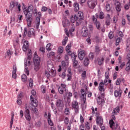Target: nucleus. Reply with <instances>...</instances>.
<instances>
[{
	"mask_svg": "<svg viewBox=\"0 0 130 130\" xmlns=\"http://www.w3.org/2000/svg\"><path fill=\"white\" fill-rule=\"evenodd\" d=\"M29 87H33V79H32L31 78L29 79Z\"/></svg>",
	"mask_w": 130,
	"mask_h": 130,
	"instance_id": "13d9d810",
	"label": "nucleus"
},
{
	"mask_svg": "<svg viewBox=\"0 0 130 130\" xmlns=\"http://www.w3.org/2000/svg\"><path fill=\"white\" fill-rule=\"evenodd\" d=\"M122 109V105H119L116 107V108H115L112 111L113 114L114 115H117L118 113H119L120 112V109Z\"/></svg>",
	"mask_w": 130,
	"mask_h": 130,
	"instance_id": "4468645a",
	"label": "nucleus"
},
{
	"mask_svg": "<svg viewBox=\"0 0 130 130\" xmlns=\"http://www.w3.org/2000/svg\"><path fill=\"white\" fill-rule=\"evenodd\" d=\"M45 75L47 78H50V71H45Z\"/></svg>",
	"mask_w": 130,
	"mask_h": 130,
	"instance_id": "bf43d9fd",
	"label": "nucleus"
},
{
	"mask_svg": "<svg viewBox=\"0 0 130 130\" xmlns=\"http://www.w3.org/2000/svg\"><path fill=\"white\" fill-rule=\"evenodd\" d=\"M120 83H121V80H120V78H118L116 81V85L118 86L120 85Z\"/></svg>",
	"mask_w": 130,
	"mask_h": 130,
	"instance_id": "4d7b16f0",
	"label": "nucleus"
},
{
	"mask_svg": "<svg viewBox=\"0 0 130 130\" xmlns=\"http://www.w3.org/2000/svg\"><path fill=\"white\" fill-rule=\"evenodd\" d=\"M99 18L100 19H103V18H104V14L103 13V12H100Z\"/></svg>",
	"mask_w": 130,
	"mask_h": 130,
	"instance_id": "774afa93",
	"label": "nucleus"
},
{
	"mask_svg": "<svg viewBox=\"0 0 130 130\" xmlns=\"http://www.w3.org/2000/svg\"><path fill=\"white\" fill-rule=\"evenodd\" d=\"M85 127L86 129L90 130L91 128V122H90V123L88 122H85Z\"/></svg>",
	"mask_w": 130,
	"mask_h": 130,
	"instance_id": "37998d69",
	"label": "nucleus"
},
{
	"mask_svg": "<svg viewBox=\"0 0 130 130\" xmlns=\"http://www.w3.org/2000/svg\"><path fill=\"white\" fill-rule=\"evenodd\" d=\"M88 58H89V59L90 60L93 59L94 58V54H93V53H89L88 55Z\"/></svg>",
	"mask_w": 130,
	"mask_h": 130,
	"instance_id": "5fc2aeb1",
	"label": "nucleus"
},
{
	"mask_svg": "<svg viewBox=\"0 0 130 130\" xmlns=\"http://www.w3.org/2000/svg\"><path fill=\"white\" fill-rule=\"evenodd\" d=\"M120 40H121V38H118L116 40V45H118L119 44V42H120Z\"/></svg>",
	"mask_w": 130,
	"mask_h": 130,
	"instance_id": "0e129e2a",
	"label": "nucleus"
},
{
	"mask_svg": "<svg viewBox=\"0 0 130 130\" xmlns=\"http://www.w3.org/2000/svg\"><path fill=\"white\" fill-rule=\"evenodd\" d=\"M64 49L62 46H59L57 51V53L58 54H62L63 53Z\"/></svg>",
	"mask_w": 130,
	"mask_h": 130,
	"instance_id": "473e14b6",
	"label": "nucleus"
},
{
	"mask_svg": "<svg viewBox=\"0 0 130 130\" xmlns=\"http://www.w3.org/2000/svg\"><path fill=\"white\" fill-rule=\"evenodd\" d=\"M74 7L75 12H78L80 10V7L78 3L75 2L74 4Z\"/></svg>",
	"mask_w": 130,
	"mask_h": 130,
	"instance_id": "e433bc0d",
	"label": "nucleus"
},
{
	"mask_svg": "<svg viewBox=\"0 0 130 130\" xmlns=\"http://www.w3.org/2000/svg\"><path fill=\"white\" fill-rule=\"evenodd\" d=\"M55 55V53L53 51H51L50 52H49L47 54V57L48 58H51L52 57H53Z\"/></svg>",
	"mask_w": 130,
	"mask_h": 130,
	"instance_id": "4c0bfd02",
	"label": "nucleus"
},
{
	"mask_svg": "<svg viewBox=\"0 0 130 130\" xmlns=\"http://www.w3.org/2000/svg\"><path fill=\"white\" fill-rule=\"evenodd\" d=\"M23 11L26 16L32 15V13L33 12V6H29L28 7H26L23 9Z\"/></svg>",
	"mask_w": 130,
	"mask_h": 130,
	"instance_id": "39448f33",
	"label": "nucleus"
},
{
	"mask_svg": "<svg viewBox=\"0 0 130 130\" xmlns=\"http://www.w3.org/2000/svg\"><path fill=\"white\" fill-rule=\"evenodd\" d=\"M108 82L109 83H111V80H110L109 78H106L104 80V84L105 86H107V85H108Z\"/></svg>",
	"mask_w": 130,
	"mask_h": 130,
	"instance_id": "79ce46f5",
	"label": "nucleus"
},
{
	"mask_svg": "<svg viewBox=\"0 0 130 130\" xmlns=\"http://www.w3.org/2000/svg\"><path fill=\"white\" fill-rule=\"evenodd\" d=\"M56 75V72L53 69H51L50 71V77L53 78L55 77Z\"/></svg>",
	"mask_w": 130,
	"mask_h": 130,
	"instance_id": "72a5a7b5",
	"label": "nucleus"
},
{
	"mask_svg": "<svg viewBox=\"0 0 130 130\" xmlns=\"http://www.w3.org/2000/svg\"><path fill=\"white\" fill-rule=\"evenodd\" d=\"M92 21L94 25H95L97 29H100V26H101L100 22L97 21V18L94 15L92 16Z\"/></svg>",
	"mask_w": 130,
	"mask_h": 130,
	"instance_id": "f3484780",
	"label": "nucleus"
},
{
	"mask_svg": "<svg viewBox=\"0 0 130 130\" xmlns=\"http://www.w3.org/2000/svg\"><path fill=\"white\" fill-rule=\"evenodd\" d=\"M61 64L63 68L67 69V68L69 67V61L68 60L62 61L61 62Z\"/></svg>",
	"mask_w": 130,
	"mask_h": 130,
	"instance_id": "c9c22d12",
	"label": "nucleus"
},
{
	"mask_svg": "<svg viewBox=\"0 0 130 130\" xmlns=\"http://www.w3.org/2000/svg\"><path fill=\"white\" fill-rule=\"evenodd\" d=\"M126 66V67L125 68V70L126 71V72H129V71H130V62H127Z\"/></svg>",
	"mask_w": 130,
	"mask_h": 130,
	"instance_id": "09e8293b",
	"label": "nucleus"
},
{
	"mask_svg": "<svg viewBox=\"0 0 130 130\" xmlns=\"http://www.w3.org/2000/svg\"><path fill=\"white\" fill-rule=\"evenodd\" d=\"M72 107L74 110L75 113H79V103L77 101H74L72 103Z\"/></svg>",
	"mask_w": 130,
	"mask_h": 130,
	"instance_id": "6e6552de",
	"label": "nucleus"
},
{
	"mask_svg": "<svg viewBox=\"0 0 130 130\" xmlns=\"http://www.w3.org/2000/svg\"><path fill=\"white\" fill-rule=\"evenodd\" d=\"M67 42H68V37H66L64 38V39L62 41V45H66L67 44Z\"/></svg>",
	"mask_w": 130,
	"mask_h": 130,
	"instance_id": "6e6d98bb",
	"label": "nucleus"
},
{
	"mask_svg": "<svg viewBox=\"0 0 130 130\" xmlns=\"http://www.w3.org/2000/svg\"><path fill=\"white\" fill-rule=\"evenodd\" d=\"M96 122L99 125H103V118L101 116H98L96 119Z\"/></svg>",
	"mask_w": 130,
	"mask_h": 130,
	"instance_id": "393cba45",
	"label": "nucleus"
},
{
	"mask_svg": "<svg viewBox=\"0 0 130 130\" xmlns=\"http://www.w3.org/2000/svg\"><path fill=\"white\" fill-rule=\"evenodd\" d=\"M71 47H72V45H71V44H68L66 48L67 53L69 55H71V54H72V51H71Z\"/></svg>",
	"mask_w": 130,
	"mask_h": 130,
	"instance_id": "c85d7f7f",
	"label": "nucleus"
},
{
	"mask_svg": "<svg viewBox=\"0 0 130 130\" xmlns=\"http://www.w3.org/2000/svg\"><path fill=\"white\" fill-rule=\"evenodd\" d=\"M106 10L108 11L109 12L110 11V4H107L106 6Z\"/></svg>",
	"mask_w": 130,
	"mask_h": 130,
	"instance_id": "338daca9",
	"label": "nucleus"
},
{
	"mask_svg": "<svg viewBox=\"0 0 130 130\" xmlns=\"http://www.w3.org/2000/svg\"><path fill=\"white\" fill-rule=\"evenodd\" d=\"M32 35H33L34 36H35V30L33 28L29 29L27 32L28 37H31Z\"/></svg>",
	"mask_w": 130,
	"mask_h": 130,
	"instance_id": "bb28decb",
	"label": "nucleus"
},
{
	"mask_svg": "<svg viewBox=\"0 0 130 130\" xmlns=\"http://www.w3.org/2000/svg\"><path fill=\"white\" fill-rule=\"evenodd\" d=\"M26 17V21L27 23V26L31 27V25H32V21H33V18H32V15H29Z\"/></svg>",
	"mask_w": 130,
	"mask_h": 130,
	"instance_id": "6ab92c4d",
	"label": "nucleus"
},
{
	"mask_svg": "<svg viewBox=\"0 0 130 130\" xmlns=\"http://www.w3.org/2000/svg\"><path fill=\"white\" fill-rule=\"evenodd\" d=\"M15 7H16L17 8L19 12H21V5L19 4L18 2H12L10 3V8L11 9V10H13Z\"/></svg>",
	"mask_w": 130,
	"mask_h": 130,
	"instance_id": "1a4fd4ad",
	"label": "nucleus"
},
{
	"mask_svg": "<svg viewBox=\"0 0 130 130\" xmlns=\"http://www.w3.org/2000/svg\"><path fill=\"white\" fill-rule=\"evenodd\" d=\"M86 55V51L84 50H78V58L80 60H83L84 59V57Z\"/></svg>",
	"mask_w": 130,
	"mask_h": 130,
	"instance_id": "f8f14e48",
	"label": "nucleus"
},
{
	"mask_svg": "<svg viewBox=\"0 0 130 130\" xmlns=\"http://www.w3.org/2000/svg\"><path fill=\"white\" fill-rule=\"evenodd\" d=\"M12 78L15 79H17V66L16 65L13 67Z\"/></svg>",
	"mask_w": 130,
	"mask_h": 130,
	"instance_id": "b1692460",
	"label": "nucleus"
},
{
	"mask_svg": "<svg viewBox=\"0 0 130 130\" xmlns=\"http://www.w3.org/2000/svg\"><path fill=\"white\" fill-rule=\"evenodd\" d=\"M48 117V123L51 126H52L53 125V122H52V121L51 120V119L50 117H51V114H50V112H49L47 114V113H45V117Z\"/></svg>",
	"mask_w": 130,
	"mask_h": 130,
	"instance_id": "2eb2a0df",
	"label": "nucleus"
},
{
	"mask_svg": "<svg viewBox=\"0 0 130 130\" xmlns=\"http://www.w3.org/2000/svg\"><path fill=\"white\" fill-rule=\"evenodd\" d=\"M98 104L100 105L101 104H104V99H102L100 96H99L96 99Z\"/></svg>",
	"mask_w": 130,
	"mask_h": 130,
	"instance_id": "7c9ffc66",
	"label": "nucleus"
},
{
	"mask_svg": "<svg viewBox=\"0 0 130 130\" xmlns=\"http://www.w3.org/2000/svg\"><path fill=\"white\" fill-rule=\"evenodd\" d=\"M22 49L24 52H28V53L31 52V50L29 49V42L28 41L24 42Z\"/></svg>",
	"mask_w": 130,
	"mask_h": 130,
	"instance_id": "0eeeda50",
	"label": "nucleus"
},
{
	"mask_svg": "<svg viewBox=\"0 0 130 130\" xmlns=\"http://www.w3.org/2000/svg\"><path fill=\"white\" fill-rule=\"evenodd\" d=\"M30 99L32 105L34 106V109H32V111H34V112H35V113H36V114H38V110L37 109V108H36V107H37V106L38 105V104H37L38 102L37 101V100L33 98V96L32 95L30 96Z\"/></svg>",
	"mask_w": 130,
	"mask_h": 130,
	"instance_id": "7ed1b4c3",
	"label": "nucleus"
},
{
	"mask_svg": "<svg viewBox=\"0 0 130 130\" xmlns=\"http://www.w3.org/2000/svg\"><path fill=\"white\" fill-rule=\"evenodd\" d=\"M40 51L42 52L43 53H44L45 52V48L43 47H41L39 49Z\"/></svg>",
	"mask_w": 130,
	"mask_h": 130,
	"instance_id": "69168bd1",
	"label": "nucleus"
},
{
	"mask_svg": "<svg viewBox=\"0 0 130 130\" xmlns=\"http://www.w3.org/2000/svg\"><path fill=\"white\" fill-rule=\"evenodd\" d=\"M97 61L98 64H99V66H102V64L104 63V58H103V57L99 58H98Z\"/></svg>",
	"mask_w": 130,
	"mask_h": 130,
	"instance_id": "c756f323",
	"label": "nucleus"
},
{
	"mask_svg": "<svg viewBox=\"0 0 130 130\" xmlns=\"http://www.w3.org/2000/svg\"><path fill=\"white\" fill-rule=\"evenodd\" d=\"M105 77L106 78L109 79V69H108V71L106 72L105 74Z\"/></svg>",
	"mask_w": 130,
	"mask_h": 130,
	"instance_id": "603ef678",
	"label": "nucleus"
},
{
	"mask_svg": "<svg viewBox=\"0 0 130 130\" xmlns=\"http://www.w3.org/2000/svg\"><path fill=\"white\" fill-rule=\"evenodd\" d=\"M71 55L73 61L76 60V59L77 58V55L75 53H72L71 55Z\"/></svg>",
	"mask_w": 130,
	"mask_h": 130,
	"instance_id": "49530a36",
	"label": "nucleus"
},
{
	"mask_svg": "<svg viewBox=\"0 0 130 130\" xmlns=\"http://www.w3.org/2000/svg\"><path fill=\"white\" fill-rule=\"evenodd\" d=\"M46 49L47 51H50L52 49V45L51 43H48L46 46Z\"/></svg>",
	"mask_w": 130,
	"mask_h": 130,
	"instance_id": "58836bf2",
	"label": "nucleus"
},
{
	"mask_svg": "<svg viewBox=\"0 0 130 130\" xmlns=\"http://www.w3.org/2000/svg\"><path fill=\"white\" fill-rule=\"evenodd\" d=\"M21 80H22V82H23L24 83H26V82H27V76H26V75H25V74H23L21 76Z\"/></svg>",
	"mask_w": 130,
	"mask_h": 130,
	"instance_id": "a19ab883",
	"label": "nucleus"
},
{
	"mask_svg": "<svg viewBox=\"0 0 130 130\" xmlns=\"http://www.w3.org/2000/svg\"><path fill=\"white\" fill-rule=\"evenodd\" d=\"M46 87L44 85H42L41 87V90L42 93H45L46 92Z\"/></svg>",
	"mask_w": 130,
	"mask_h": 130,
	"instance_id": "de8ad7c7",
	"label": "nucleus"
},
{
	"mask_svg": "<svg viewBox=\"0 0 130 130\" xmlns=\"http://www.w3.org/2000/svg\"><path fill=\"white\" fill-rule=\"evenodd\" d=\"M56 106H57V107H58L59 108H62V107H63L64 106L63 102L62 101V100L60 99L57 100L56 102Z\"/></svg>",
	"mask_w": 130,
	"mask_h": 130,
	"instance_id": "4be33fe9",
	"label": "nucleus"
},
{
	"mask_svg": "<svg viewBox=\"0 0 130 130\" xmlns=\"http://www.w3.org/2000/svg\"><path fill=\"white\" fill-rule=\"evenodd\" d=\"M73 96V93L72 92H69L68 93H67L66 94L63 95L64 99H66V98H67V100L68 102H71V98Z\"/></svg>",
	"mask_w": 130,
	"mask_h": 130,
	"instance_id": "a878e982",
	"label": "nucleus"
},
{
	"mask_svg": "<svg viewBox=\"0 0 130 130\" xmlns=\"http://www.w3.org/2000/svg\"><path fill=\"white\" fill-rule=\"evenodd\" d=\"M76 18L78 21H83L84 19V13L82 11H79L76 15Z\"/></svg>",
	"mask_w": 130,
	"mask_h": 130,
	"instance_id": "a211bd4d",
	"label": "nucleus"
},
{
	"mask_svg": "<svg viewBox=\"0 0 130 130\" xmlns=\"http://www.w3.org/2000/svg\"><path fill=\"white\" fill-rule=\"evenodd\" d=\"M25 67V68L24 69V72L25 73V74H26V75H27V76H29V70L28 69V67Z\"/></svg>",
	"mask_w": 130,
	"mask_h": 130,
	"instance_id": "680f3d73",
	"label": "nucleus"
},
{
	"mask_svg": "<svg viewBox=\"0 0 130 130\" xmlns=\"http://www.w3.org/2000/svg\"><path fill=\"white\" fill-rule=\"evenodd\" d=\"M108 37L109 38H110V39H112V38H113V37H114V35H113V32L110 31L109 33Z\"/></svg>",
	"mask_w": 130,
	"mask_h": 130,
	"instance_id": "3c124183",
	"label": "nucleus"
},
{
	"mask_svg": "<svg viewBox=\"0 0 130 130\" xmlns=\"http://www.w3.org/2000/svg\"><path fill=\"white\" fill-rule=\"evenodd\" d=\"M34 70L36 72H38L40 69V57L37 55V52H35V56L34 57Z\"/></svg>",
	"mask_w": 130,
	"mask_h": 130,
	"instance_id": "f257e3e1",
	"label": "nucleus"
},
{
	"mask_svg": "<svg viewBox=\"0 0 130 130\" xmlns=\"http://www.w3.org/2000/svg\"><path fill=\"white\" fill-rule=\"evenodd\" d=\"M34 14H36L37 16L36 18V25H35V28H36L37 30H38V29H39V26H40V19L42 16L41 12H38L37 9H35L34 10Z\"/></svg>",
	"mask_w": 130,
	"mask_h": 130,
	"instance_id": "f03ea898",
	"label": "nucleus"
},
{
	"mask_svg": "<svg viewBox=\"0 0 130 130\" xmlns=\"http://www.w3.org/2000/svg\"><path fill=\"white\" fill-rule=\"evenodd\" d=\"M66 87L67 85L63 84H61V85L59 87L58 91L60 94H63V92L65 90L66 92L67 93V90H66Z\"/></svg>",
	"mask_w": 130,
	"mask_h": 130,
	"instance_id": "dca6fc26",
	"label": "nucleus"
},
{
	"mask_svg": "<svg viewBox=\"0 0 130 130\" xmlns=\"http://www.w3.org/2000/svg\"><path fill=\"white\" fill-rule=\"evenodd\" d=\"M81 94H82L83 97H85V96H86V92H85V89H81Z\"/></svg>",
	"mask_w": 130,
	"mask_h": 130,
	"instance_id": "052dcab7",
	"label": "nucleus"
},
{
	"mask_svg": "<svg viewBox=\"0 0 130 130\" xmlns=\"http://www.w3.org/2000/svg\"><path fill=\"white\" fill-rule=\"evenodd\" d=\"M15 16H13L11 17V22H10V24L11 25V26H14V24H15Z\"/></svg>",
	"mask_w": 130,
	"mask_h": 130,
	"instance_id": "a18cd8bd",
	"label": "nucleus"
},
{
	"mask_svg": "<svg viewBox=\"0 0 130 130\" xmlns=\"http://www.w3.org/2000/svg\"><path fill=\"white\" fill-rule=\"evenodd\" d=\"M62 25L63 27H69L70 25V21L68 19H64V20L62 21Z\"/></svg>",
	"mask_w": 130,
	"mask_h": 130,
	"instance_id": "2f4dec72",
	"label": "nucleus"
},
{
	"mask_svg": "<svg viewBox=\"0 0 130 130\" xmlns=\"http://www.w3.org/2000/svg\"><path fill=\"white\" fill-rule=\"evenodd\" d=\"M89 63H90V61H89V58L88 57H86L84 60V64L85 67L89 66Z\"/></svg>",
	"mask_w": 130,
	"mask_h": 130,
	"instance_id": "ea45409f",
	"label": "nucleus"
},
{
	"mask_svg": "<svg viewBox=\"0 0 130 130\" xmlns=\"http://www.w3.org/2000/svg\"><path fill=\"white\" fill-rule=\"evenodd\" d=\"M24 116L27 121H31V115L30 114V110H29V106L25 104V110L24 111Z\"/></svg>",
	"mask_w": 130,
	"mask_h": 130,
	"instance_id": "20e7f679",
	"label": "nucleus"
},
{
	"mask_svg": "<svg viewBox=\"0 0 130 130\" xmlns=\"http://www.w3.org/2000/svg\"><path fill=\"white\" fill-rule=\"evenodd\" d=\"M14 49H15V55H18V49L20 48V45H19V39H17L13 43Z\"/></svg>",
	"mask_w": 130,
	"mask_h": 130,
	"instance_id": "9b49d317",
	"label": "nucleus"
},
{
	"mask_svg": "<svg viewBox=\"0 0 130 130\" xmlns=\"http://www.w3.org/2000/svg\"><path fill=\"white\" fill-rule=\"evenodd\" d=\"M109 124L111 128H113V129L116 128V124H117L114 123L113 120L111 119L109 121Z\"/></svg>",
	"mask_w": 130,
	"mask_h": 130,
	"instance_id": "cd10ccee",
	"label": "nucleus"
},
{
	"mask_svg": "<svg viewBox=\"0 0 130 130\" xmlns=\"http://www.w3.org/2000/svg\"><path fill=\"white\" fill-rule=\"evenodd\" d=\"M70 20L72 23H75L76 21L78 20L77 15H75L74 16H71L70 17Z\"/></svg>",
	"mask_w": 130,
	"mask_h": 130,
	"instance_id": "f704fd0d",
	"label": "nucleus"
},
{
	"mask_svg": "<svg viewBox=\"0 0 130 130\" xmlns=\"http://www.w3.org/2000/svg\"><path fill=\"white\" fill-rule=\"evenodd\" d=\"M115 7L117 13H119L121 11V4L119 2L115 1Z\"/></svg>",
	"mask_w": 130,
	"mask_h": 130,
	"instance_id": "aec40b11",
	"label": "nucleus"
},
{
	"mask_svg": "<svg viewBox=\"0 0 130 130\" xmlns=\"http://www.w3.org/2000/svg\"><path fill=\"white\" fill-rule=\"evenodd\" d=\"M71 26V28L70 29V33L71 34H73L72 32H74V31H75V25L74 24H72Z\"/></svg>",
	"mask_w": 130,
	"mask_h": 130,
	"instance_id": "8fccbe9b",
	"label": "nucleus"
},
{
	"mask_svg": "<svg viewBox=\"0 0 130 130\" xmlns=\"http://www.w3.org/2000/svg\"><path fill=\"white\" fill-rule=\"evenodd\" d=\"M80 119L81 123H84V121H85V120L84 119V117H83L82 115H80Z\"/></svg>",
	"mask_w": 130,
	"mask_h": 130,
	"instance_id": "e2e57ef3",
	"label": "nucleus"
},
{
	"mask_svg": "<svg viewBox=\"0 0 130 130\" xmlns=\"http://www.w3.org/2000/svg\"><path fill=\"white\" fill-rule=\"evenodd\" d=\"M31 58H32V55H31V52H29L27 54V58H25L24 60V67L31 66V61H30Z\"/></svg>",
	"mask_w": 130,
	"mask_h": 130,
	"instance_id": "423d86ee",
	"label": "nucleus"
},
{
	"mask_svg": "<svg viewBox=\"0 0 130 130\" xmlns=\"http://www.w3.org/2000/svg\"><path fill=\"white\" fill-rule=\"evenodd\" d=\"M72 76H73L72 73H68L67 74V76L68 77V79H67L68 81H71V79H72Z\"/></svg>",
	"mask_w": 130,
	"mask_h": 130,
	"instance_id": "864d4df0",
	"label": "nucleus"
},
{
	"mask_svg": "<svg viewBox=\"0 0 130 130\" xmlns=\"http://www.w3.org/2000/svg\"><path fill=\"white\" fill-rule=\"evenodd\" d=\"M87 5L90 9H94L97 5V0H88Z\"/></svg>",
	"mask_w": 130,
	"mask_h": 130,
	"instance_id": "9d476101",
	"label": "nucleus"
},
{
	"mask_svg": "<svg viewBox=\"0 0 130 130\" xmlns=\"http://www.w3.org/2000/svg\"><path fill=\"white\" fill-rule=\"evenodd\" d=\"M14 114H12L11 116V119L10 121V128H12L13 126V123H14Z\"/></svg>",
	"mask_w": 130,
	"mask_h": 130,
	"instance_id": "c03bdc74",
	"label": "nucleus"
},
{
	"mask_svg": "<svg viewBox=\"0 0 130 130\" xmlns=\"http://www.w3.org/2000/svg\"><path fill=\"white\" fill-rule=\"evenodd\" d=\"M122 94V90L120 88H119L118 90H115L114 91V96L116 98H117V97L118 98H120V97H121Z\"/></svg>",
	"mask_w": 130,
	"mask_h": 130,
	"instance_id": "412c9836",
	"label": "nucleus"
},
{
	"mask_svg": "<svg viewBox=\"0 0 130 130\" xmlns=\"http://www.w3.org/2000/svg\"><path fill=\"white\" fill-rule=\"evenodd\" d=\"M82 36H83V37H87L89 33V31H88V28H87V27L84 26L82 28Z\"/></svg>",
	"mask_w": 130,
	"mask_h": 130,
	"instance_id": "5701e85b",
	"label": "nucleus"
},
{
	"mask_svg": "<svg viewBox=\"0 0 130 130\" xmlns=\"http://www.w3.org/2000/svg\"><path fill=\"white\" fill-rule=\"evenodd\" d=\"M105 86H104V82L103 81L99 83V90L101 92L102 96L104 95V91H105Z\"/></svg>",
	"mask_w": 130,
	"mask_h": 130,
	"instance_id": "ddd939ff",
	"label": "nucleus"
}]
</instances>
